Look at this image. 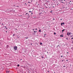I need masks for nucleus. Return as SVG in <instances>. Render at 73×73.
I'll return each instance as SVG.
<instances>
[{"instance_id":"nucleus-16","label":"nucleus","mask_w":73,"mask_h":73,"mask_svg":"<svg viewBox=\"0 0 73 73\" xmlns=\"http://www.w3.org/2000/svg\"><path fill=\"white\" fill-rule=\"evenodd\" d=\"M40 45H42V43H40Z\"/></svg>"},{"instance_id":"nucleus-21","label":"nucleus","mask_w":73,"mask_h":73,"mask_svg":"<svg viewBox=\"0 0 73 73\" xmlns=\"http://www.w3.org/2000/svg\"><path fill=\"white\" fill-rule=\"evenodd\" d=\"M73 38H71V40H73Z\"/></svg>"},{"instance_id":"nucleus-39","label":"nucleus","mask_w":73,"mask_h":73,"mask_svg":"<svg viewBox=\"0 0 73 73\" xmlns=\"http://www.w3.org/2000/svg\"><path fill=\"white\" fill-rule=\"evenodd\" d=\"M44 37H45V36Z\"/></svg>"},{"instance_id":"nucleus-3","label":"nucleus","mask_w":73,"mask_h":73,"mask_svg":"<svg viewBox=\"0 0 73 73\" xmlns=\"http://www.w3.org/2000/svg\"><path fill=\"white\" fill-rule=\"evenodd\" d=\"M26 15H27V16H29V14H28V13H27L26 14Z\"/></svg>"},{"instance_id":"nucleus-26","label":"nucleus","mask_w":73,"mask_h":73,"mask_svg":"<svg viewBox=\"0 0 73 73\" xmlns=\"http://www.w3.org/2000/svg\"><path fill=\"white\" fill-rule=\"evenodd\" d=\"M17 7H19V6H17Z\"/></svg>"},{"instance_id":"nucleus-27","label":"nucleus","mask_w":73,"mask_h":73,"mask_svg":"<svg viewBox=\"0 0 73 73\" xmlns=\"http://www.w3.org/2000/svg\"><path fill=\"white\" fill-rule=\"evenodd\" d=\"M29 12H31V11H29Z\"/></svg>"},{"instance_id":"nucleus-38","label":"nucleus","mask_w":73,"mask_h":73,"mask_svg":"<svg viewBox=\"0 0 73 73\" xmlns=\"http://www.w3.org/2000/svg\"><path fill=\"white\" fill-rule=\"evenodd\" d=\"M33 31H34V29H33Z\"/></svg>"},{"instance_id":"nucleus-4","label":"nucleus","mask_w":73,"mask_h":73,"mask_svg":"<svg viewBox=\"0 0 73 73\" xmlns=\"http://www.w3.org/2000/svg\"><path fill=\"white\" fill-rule=\"evenodd\" d=\"M60 37H64V36L62 35H60Z\"/></svg>"},{"instance_id":"nucleus-14","label":"nucleus","mask_w":73,"mask_h":73,"mask_svg":"<svg viewBox=\"0 0 73 73\" xmlns=\"http://www.w3.org/2000/svg\"><path fill=\"white\" fill-rule=\"evenodd\" d=\"M39 32H41V30H39Z\"/></svg>"},{"instance_id":"nucleus-9","label":"nucleus","mask_w":73,"mask_h":73,"mask_svg":"<svg viewBox=\"0 0 73 73\" xmlns=\"http://www.w3.org/2000/svg\"><path fill=\"white\" fill-rule=\"evenodd\" d=\"M17 66H20V65H19V64H18L17 65Z\"/></svg>"},{"instance_id":"nucleus-43","label":"nucleus","mask_w":73,"mask_h":73,"mask_svg":"<svg viewBox=\"0 0 73 73\" xmlns=\"http://www.w3.org/2000/svg\"><path fill=\"white\" fill-rule=\"evenodd\" d=\"M9 72V71L8 72Z\"/></svg>"},{"instance_id":"nucleus-10","label":"nucleus","mask_w":73,"mask_h":73,"mask_svg":"<svg viewBox=\"0 0 73 73\" xmlns=\"http://www.w3.org/2000/svg\"><path fill=\"white\" fill-rule=\"evenodd\" d=\"M54 34L56 35V33H54Z\"/></svg>"},{"instance_id":"nucleus-47","label":"nucleus","mask_w":73,"mask_h":73,"mask_svg":"<svg viewBox=\"0 0 73 73\" xmlns=\"http://www.w3.org/2000/svg\"><path fill=\"white\" fill-rule=\"evenodd\" d=\"M31 44V45H32V44Z\"/></svg>"},{"instance_id":"nucleus-46","label":"nucleus","mask_w":73,"mask_h":73,"mask_svg":"<svg viewBox=\"0 0 73 73\" xmlns=\"http://www.w3.org/2000/svg\"><path fill=\"white\" fill-rule=\"evenodd\" d=\"M43 9H44V8H43Z\"/></svg>"},{"instance_id":"nucleus-42","label":"nucleus","mask_w":73,"mask_h":73,"mask_svg":"<svg viewBox=\"0 0 73 73\" xmlns=\"http://www.w3.org/2000/svg\"><path fill=\"white\" fill-rule=\"evenodd\" d=\"M31 16H32V15H31Z\"/></svg>"},{"instance_id":"nucleus-5","label":"nucleus","mask_w":73,"mask_h":73,"mask_svg":"<svg viewBox=\"0 0 73 73\" xmlns=\"http://www.w3.org/2000/svg\"><path fill=\"white\" fill-rule=\"evenodd\" d=\"M65 31V29H64L63 30H62V32H64V31Z\"/></svg>"},{"instance_id":"nucleus-33","label":"nucleus","mask_w":73,"mask_h":73,"mask_svg":"<svg viewBox=\"0 0 73 73\" xmlns=\"http://www.w3.org/2000/svg\"><path fill=\"white\" fill-rule=\"evenodd\" d=\"M37 29H36V30H37Z\"/></svg>"},{"instance_id":"nucleus-28","label":"nucleus","mask_w":73,"mask_h":73,"mask_svg":"<svg viewBox=\"0 0 73 73\" xmlns=\"http://www.w3.org/2000/svg\"><path fill=\"white\" fill-rule=\"evenodd\" d=\"M5 28H7V27L5 26Z\"/></svg>"},{"instance_id":"nucleus-7","label":"nucleus","mask_w":73,"mask_h":73,"mask_svg":"<svg viewBox=\"0 0 73 73\" xmlns=\"http://www.w3.org/2000/svg\"><path fill=\"white\" fill-rule=\"evenodd\" d=\"M34 33H37V31H34Z\"/></svg>"},{"instance_id":"nucleus-2","label":"nucleus","mask_w":73,"mask_h":73,"mask_svg":"<svg viewBox=\"0 0 73 73\" xmlns=\"http://www.w3.org/2000/svg\"><path fill=\"white\" fill-rule=\"evenodd\" d=\"M62 2H61L62 3H65V0H61Z\"/></svg>"},{"instance_id":"nucleus-23","label":"nucleus","mask_w":73,"mask_h":73,"mask_svg":"<svg viewBox=\"0 0 73 73\" xmlns=\"http://www.w3.org/2000/svg\"><path fill=\"white\" fill-rule=\"evenodd\" d=\"M47 72H48V73H49V71H48Z\"/></svg>"},{"instance_id":"nucleus-18","label":"nucleus","mask_w":73,"mask_h":73,"mask_svg":"<svg viewBox=\"0 0 73 73\" xmlns=\"http://www.w3.org/2000/svg\"><path fill=\"white\" fill-rule=\"evenodd\" d=\"M41 58H44V57H43V56H42V57H41Z\"/></svg>"},{"instance_id":"nucleus-13","label":"nucleus","mask_w":73,"mask_h":73,"mask_svg":"<svg viewBox=\"0 0 73 73\" xmlns=\"http://www.w3.org/2000/svg\"><path fill=\"white\" fill-rule=\"evenodd\" d=\"M68 33H68L67 34V35H68V36H69V34Z\"/></svg>"},{"instance_id":"nucleus-17","label":"nucleus","mask_w":73,"mask_h":73,"mask_svg":"<svg viewBox=\"0 0 73 73\" xmlns=\"http://www.w3.org/2000/svg\"><path fill=\"white\" fill-rule=\"evenodd\" d=\"M25 38H26V39H27L28 38V37H27V38L25 37Z\"/></svg>"},{"instance_id":"nucleus-6","label":"nucleus","mask_w":73,"mask_h":73,"mask_svg":"<svg viewBox=\"0 0 73 73\" xmlns=\"http://www.w3.org/2000/svg\"><path fill=\"white\" fill-rule=\"evenodd\" d=\"M70 37H73V35H71L70 36Z\"/></svg>"},{"instance_id":"nucleus-15","label":"nucleus","mask_w":73,"mask_h":73,"mask_svg":"<svg viewBox=\"0 0 73 73\" xmlns=\"http://www.w3.org/2000/svg\"><path fill=\"white\" fill-rule=\"evenodd\" d=\"M70 33H71L70 32L68 34L69 35H70Z\"/></svg>"},{"instance_id":"nucleus-22","label":"nucleus","mask_w":73,"mask_h":73,"mask_svg":"<svg viewBox=\"0 0 73 73\" xmlns=\"http://www.w3.org/2000/svg\"><path fill=\"white\" fill-rule=\"evenodd\" d=\"M61 57H62L63 56H61Z\"/></svg>"},{"instance_id":"nucleus-40","label":"nucleus","mask_w":73,"mask_h":73,"mask_svg":"<svg viewBox=\"0 0 73 73\" xmlns=\"http://www.w3.org/2000/svg\"><path fill=\"white\" fill-rule=\"evenodd\" d=\"M50 12H51V13H52V11H51Z\"/></svg>"},{"instance_id":"nucleus-12","label":"nucleus","mask_w":73,"mask_h":73,"mask_svg":"<svg viewBox=\"0 0 73 73\" xmlns=\"http://www.w3.org/2000/svg\"><path fill=\"white\" fill-rule=\"evenodd\" d=\"M62 24H63V25H64V24H65V23H62Z\"/></svg>"},{"instance_id":"nucleus-8","label":"nucleus","mask_w":73,"mask_h":73,"mask_svg":"<svg viewBox=\"0 0 73 73\" xmlns=\"http://www.w3.org/2000/svg\"><path fill=\"white\" fill-rule=\"evenodd\" d=\"M61 26H62V23H61Z\"/></svg>"},{"instance_id":"nucleus-19","label":"nucleus","mask_w":73,"mask_h":73,"mask_svg":"<svg viewBox=\"0 0 73 73\" xmlns=\"http://www.w3.org/2000/svg\"><path fill=\"white\" fill-rule=\"evenodd\" d=\"M53 20H55V19L54 18V19H53Z\"/></svg>"},{"instance_id":"nucleus-45","label":"nucleus","mask_w":73,"mask_h":73,"mask_svg":"<svg viewBox=\"0 0 73 73\" xmlns=\"http://www.w3.org/2000/svg\"><path fill=\"white\" fill-rule=\"evenodd\" d=\"M70 2H71V1H70Z\"/></svg>"},{"instance_id":"nucleus-44","label":"nucleus","mask_w":73,"mask_h":73,"mask_svg":"<svg viewBox=\"0 0 73 73\" xmlns=\"http://www.w3.org/2000/svg\"><path fill=\"white\" fill-rule=\"evenodd\" d=\"M21 16H22V15H21Z\"/></svg>"},{"instance_id":"nucleus-35","label":"nucleus","mask_w":73,"mask_h":73,"mask_svg":"<svg viewBox=\"0 0 73 73\" xmlns=\"http://www.w3.org/2000/svg\"><path fill=\"white\" fill-rule=\"evenodd\" d=\"M6 29H7V28H6Z\"/></svg>"},{"instance_id":"nucleus-20","label":"nucleus","mask_w":73,"mask_h":73,"mask_svg":"<svg viewBox=\"0 0 73 73\" xmlns=\"http://www.w3.org/2000/svg\"><path fill=\"white\" fill-rule=\"evenodd\" d=\"M66 40H68V38H66Z\"/></svg>"},{"instance_id":"nucleus-11","label":"nucleus","mask_w":73,"mask_h":73,"mask_svg":"<svg viewBox=\"0 0 73 73\" xmlns=\"http://www.w3.org/2000/svg\"><path fill=\"white\" fill-rule=\"evenodd\" d=\"M15 34H13V37L14 36H15Z\"/></svg>"},{"instance_id":"nucleus-29","label":"nucleus","mask_w":73,"mask_h":73,"mask_svg":"<svg viewBox=\"0 0 73 73\" xmlns=\"http://www.w3.org/2000/svg\"><path fill=\"white\" fill-rule=\"evenodd\" d=\"M45 35H46V34H45L44 35V36H45Z\"/></svg>"},{"instance_id":"nucleus-34","label":"nucleus","mask_w":73,"mask_h":73,"mask_svg":"<svg viewBox=\"0 0 73 73\" xmlns=\"http://www.w3.org/2000/svg\"><path fill=\"white\" fill-rule=\"evenodd\" d=\"M61 20H62V19H61Z\"/></svg>"},{"instance_id":"nucleus-30","label":"nucleus","mask_w":73,"mask_h":73,"mask_svg":"<svg viewBox=\"0 0 73 73\" xmlns=\"http://www.w3.org/2000/svg\"><path fill=\"white\" fill-rule=\"evenodd\" d=\"M62 61H64V60H62Z\"/></svg>"},{"instance_id":"nucleus-32","label":"nucleus","mask_w":73,"mask_h":73,"mask_svg":"<svg viewBox=\"0 0 73 73\" xmlns=\"http://www.w3.org/2000/svg\"><path fill=\"white\" fill-rule=\"evenodd\" d=\"M28 18H29V17H28L27 18V19H28Z\"/></svg>"},{"instance_id":"nucleus-1","label":"nucleus","mask_w":73,"mask_h":73,"mask_svg":"<svg viewBox=\"0 0 73 73\" xmlns=\"http://www.w3.org/2000/svg\"><path fill=\"white\" fill-rule=\"evenodd\" d=\"M13 48H14V50H17V46H14Z\"/></svg>"},{"instance_id":"nucleus-31","label":"nucleus","mask_w":73,"mask_h":73,"mask_svg":"<svg viewBox=\"0 0 73 73\" xmlns=\"http://www.w3.org/2000/svg\"><path fill=\"white\" fill-rule=\"evenodd\" d=\"M31 14H32H32H33V13H32Z\"/></svg>"},{"instance_id":"nucleus-37","label":"nucleus","mask_w":73,"mask_h":73,"mask_svg":"<svg viewBox=\"0 0 73 73\" xmlns=\"http://www.w3.org/2000/svg\"><path fill=\"white\" fill-rule=\"evenodd\" d=\"M67 53H69V52H67Z\"/></svg>"},{"instance_id":"nucleus-41","label":"nucleus","mask_w":73,"mask_h":73,"mask_svg":"<svg viewBox=\"0 0 73 73\" xmlns=\"http://www.w3.org/2000/svg\"><path fill=\"white\" fill-rule=\"evenodd\" d=\"M2 24V25H3V24Z\"/></svg>"},{"instance_id":"nucleus-24","label":"nucleus","mask_w":73,"mask_h":73,"mask_svg":"<svg viewBox=\"0 0 73 73\" xmlns=\"http://www.w3.org/2000/svg\"><path fill=\"white\" fill-rule=\"evenodd\" d=\"M72 43H73V40L72 41Z\"/></svg>"},{"instance_id":"nucleus-36","label":"nucleus","mask_w":73,"mask_h":73,"mask_svg":"<svg viewBox=\"0 0 73 73\" xmlns=\"http://www.w3.org/2000/svg\"><path fill=\"white\" fill-rule=\"evenodd\" d=\"M6 32L7 33V31H6Z\"/></svg>"},{"instance_id":"nucleus-25","label":"nucleus","mask_w":73,"mask_h":73,"mask_svg":"<svg viewBox=\"0 0 73 73\" xmlns=\"http://www.w3.org/2000/svg\"><path fill=\"white\" fill-rule=\"evenodd\" d=\"M63 67H64H64H65V66H63Z\"/></svg>"}]
</instances>
